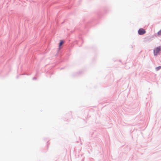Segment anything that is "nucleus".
Returning a JSON list of instances; mask_svg holds the SVG:
<instances>
[{
	"label": "nucleus",
	"instance_id": "obj_8",
	"mask_svg": "<svg viewBox=\"0 0 161 161\" xmlns=\"http://www.w3.org/2000/svg\"><path fill=\"white\" fill-rule=\"evenodd\" d=\"M82 72V71H79L78 73H76V75H79V74H81V73Z\"/></svg>",
	"mask_w": 161,
	"mask_h": 161
},
{
	"label": "nucleus",
	"instance_id": "obj_1",
	"mask_svg": "<svg viewBox=\"0 0 161 161\" xmlns=\"http://www.w3.org/2000/svg\"><path fill=\"white\" fill-rule=\"evenodd\" d=\"M161 51V46L155 48L153 50V54L154 56H157L158 53Z\"/></svg>",
	"mask_w": 161,
	"mask_h": 161
},
{
	"label": "nucleus",
	"instance_id": "obj_3",
	"mask_svg": "<svg viewBox=\"0 0 161 161\" xmlns=\"http://www.w3.org/2000/svg\"><path fill=\"white\" fill-rule=\"evenodd\" d=\"M95 19H93L90 21L88 22L87 24L85 25V28H86L89 26V25L91 24L93 25V24L95 23Z\"/></svg>",
	"mask_w": 161,
	"mask_h": 161
},
{
	"label": "nucleus",
	"instance_id": "obj_6",
	"mask_svg": "<svg viewBox=\"0 0 161 161\" xmlns=\"http://www.w3.org/2000/svg\"><path fill=\"white\" fill-rule=\"evenodd\" d=\"M77 30L79 31H81V30L79 28H75L74 31H76Z\"/></svg>",
	"mask_w": 161,
	"mask_h": 161
},
{
	"label": "nucleus",
	"instance_id": "obj_5",
	"mask_svg": "<svg viewBox=\"0 0 161 161\" xmlns=\"http://www.w3.org/2000/svg\"><path fill=\"white\" fill-rule=\"evenodd\" d=\"M161 69V66H158V67H156L155 68V69L156 71H158L159 69Z\"/></svg>",
	"mask_w": 161,
	"mask_h": 161
},
{
	"label": "nucleus",
	"instance_id": "obj_2",
	"mask_svg": "<svg viewBox=\"0 0 161 161\" xmlns=\"http://www.w3.org/2000/svg\"><path fill=\"white\" fill-rule=\"evenodd\" d=\"M138 32L139 35H142L146 33V31L143 28H140L139 29Z\"/></svg>",
	"mask_w": 161,
	"mask_h": 161
},
{
	"label": "nucleus",
	"instance_id": "obj_11",
	"mask_svg": "<svg viewBox=\"0 0 161 161\" xmlns=\"http://www.w3.org/2000/svg\"><path fill=\"white\" fill-rule=\"evenodd\" d=\"M47 146L49 145V141H48L47 142Z\"/></svg>",
	"mask_w": 161,
	"mask_h": 161
},
{
	"label": "nucleus",
	"instance_id": "obj_7",
	"mask_svg": "<svg viewBox=\"0 0 161 161\" xmlns=\"http://www.w3.org/2000/svg\"><path fill=\"white\" fill-rule=\"evenodd\" d=\"M157 34L158 36H161V29L158 32Z\"/></svg>",
	"mask_w": 161,
	"mask_h": 161
},
{
	"label": "nucleus",
	"instance_id": "obj_4",
	"mask_svg": "<svg viewBox=\"0 0 161 161\" xmlns=\"http://www.w3.org/2000/svg\"><path fill=\"white\" fill-rule=\"evenodd\" d=\"M64 42L63 40H60L58 44L59 48H60L61 46L63 45V44Z\"/></svg>",
	"mask_w": 161,
	"mask_h": 161
},
{
	"label": "nucleus",
	"instance_id": "obj_10",
	"mask_svg": "<svg viewBox=\"0 0 161 161\" xmlns=\"http://www.w3.org/2000/svg\"><path fill=\"white\" fill-rule=\"evenodd\" d=\"M36 77H34L33 78H32V80H36Z\"/></svg>",
	"mask_w": 161,
	"mask_h": 161
},
{
	"label": "nucleus",
	"instance_id": "obj_12",
	"mask_svg": "<svg viewBox=\"0 0 161 161\" xmlns=\"http://www.w3.org/2000/svg\"><path fill=\"white\" fill-rule=\"evenodd\" d=\"M105 11L106 12V10L105 9Z\"/></svg>",
	"mask_w": 161,
	"mask_h": 161
},
{
	"label": "nucleus",
	"instance_id": "obj_9",
	"mask_svg": "<svg viewBox=\"0 0 161 161\" xmlns=\"http://www.w3.org/2000/svg\"><path fill=\"white\" fill-rule=\"evenodd\" d=\"M151 38L150 37H146L145 38V39L147 40H149L151 39Z\"/></svg>",
	"mask_w": 161,
	"mask_h": 161
}]
</instances>
